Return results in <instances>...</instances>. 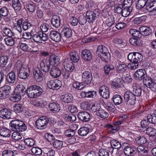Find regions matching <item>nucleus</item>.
<instances>
[{"label":"nucleus","mask_w":156,"mask_h":156,"mask_svg":"<svg viewBox=\"0 0 156 156\" xmlns=\"http://www.w3.org/2000/svg\"><path fill=\"white\" fill-rule=\"evenodd\" d=\"M143 80V84L147 87H148V86H150L154 81L151 77L147 76V75L145 76Z\"/></svg>","instance_id":"603ef678"},{"label":"nucleus","mask_w":156,"mask_h":156,"mask_svg":"<svg viewBox=\"0 0 156 156\" xmlns=\"http://www.w3.org/2000/svg\"><path fill=\"white\" fill-rule=\"evenodd\" d=\"M26 92L29 98H34L40 96L43 92V90L40 87L34 85L27 88Z\"/></svg>","instance_id":"f03ea898"},{"label":"nucleus","mask_w":156,"mask_h":156,"mask_svg":"<svg viewBox=\"0 0 156 156\" xmlns=\"http://www.w3.org/2000/svg\"><path fill=\"white\" fill-rule=\"evenodd\" d=\"M96 114L100 118L104 119L107 118L108 116V114L106 112L100 108L97 112Z\"/></svg>","instance_id":"58836bf2"},{"label":"nucleus","mask_w":156,"mask_h":156,"mask_svg":"<svg viewBox=\"0 0 156 156\" xmlns=\"http://www.w3.org/2000/svg\"><path fill=\"white\" fill-rule=\"evenodd\" d=\"M32 38L37 43H42V41H45L48 40V36L46 34L40 31L34 34Z\"/></svg>","instance_id":"423d86ee"},{"label":"nucleus","mask_w":156,"mask_h":156,"mask_svg":"<svg viewBox=\"0 0 156 156\" xmlns=\"http://www.w3.org/2000/svg\"><path fill=\"white\" fill-rule=\"evenodd\" d=\"M81 57L84 61H89L92 59V55L91 52L88 49H84L81 52Z\"/></svg>","instance_id":"f3484780"},{"label":"nucleus","mask_w":156,"mask_h":156,"mask_svg":"<svg viewBox=\"0 0 156 156\" xmlns=\"http://www.w3.org/2000/svg\"><path fill=\"white\" fill-rule=\"evenodd\" d=\"M122 99L119 95H115L113 97V101L115 105H119L122 102Z\"/></svg>","instance_id":"37998d69"},{"label":"nucleus","mask_w":156,"mask_h":156,"mask_svg":"<svg viewBox=\"0 0 156 156\" xmlns=\"http://www.w3.org/2000/svg\"><path fill=\"white\" fill-rule=\"evenodd\" d=\"M25 88V87H24L23 85H18L17 86L16 88V91L15 92H16L18 93H19V94H20L21 96L23 95L24 92Z\"/></svg>","instance_id":"13d9d810"},{"label":"nucleus","mask_w":156,"mask_h":156,"mask_svg":"<svg viewBox=\"0 0 156 156\" xmlns=\"http://www.w3.org/2000/svg\"><path fill=\"white\" fill-rule=\"evenodd\" d=\"M147 75L145 70L139 69L136 70L134 74V79L140 80H143Z\"/></svg>","instance_id":"dca6fc26"},{"label":"nucleus","mask_w":156,"mask_h":156,"mask_svg":"<svg viewBox=\"0 0 156 156\" xmlns=\"http://www.w3.org/2000/svg\"><path fill=\"white\" fill-rule=\"evenodd\" d=\"M49 37L51 40L56 42L60 41L61 39V35L56 31H51L49 34Z\"/></svg>","instance_id":"aec40b11"},{"label":"nucleus","mask_w":156,"mask_h":156,"mask_svg":"<svg viewBox=\"0 0 156 156\" xmlns=\"http://www.w3.org/2000/svg\"><path fill=\"white\" fill-rule=\"evenodd\" d=\"M61 100L65 103H70L73 100V97L71 94H65L62 95L60 97Z\"/></svg>","instance_id":"473e14b6"},{"label":"nucleus","mask_w":156,"mask_h":156,"mask_svg":"<svg viewBox=\"0 0 156 156\" xmlns=\"http://www.w3.org/2000/svg\"><path fill=\"white\" fill-rule=\"evenodd\" d=\"M136 152V148L132 147H126L124 150V152L125 154L128 156H133Z\"/></svg>","instance_id":"393cba45"},{"label":"nucleus","mask_w":156,"mask_h":156,"mask_svg":"<svg viewBox=\"0 0 156 156\" xmlns=\"http://www.w3.org/2000/svg\"><path fill=\"white\" fill-rule=\"evenodd\" d=\"M9 125L13 130L19 132L24 131L27 129L25 124L22 121L19 119L11 121L9 123Z\"/></svg>","instance_id":"20e7f679"},{"label":"nucleus","mask_w":156,"mask_h":156,"mask_svg":"<svg viewBox=\"0 0 156 156\" xmlns=\"http://www.w3.org/2000/svg\"><path fill=\"white\" fill-rule=\"evenodd\" d=\"M123 7V5L121 4L115 5L114 7L115 12L118 14H121Z\"/></svg>","instance_id":"774afa93"},{"label":"nucleus","mask_w":156,"mask_h":156,"mask_svg":"<svg viewBox=\"0 0 156 156\" xmlns=\"http://www.w3.org/2000/svg\"><path fill=\"white\" fill-rule=\"evenodd\" d=\"M124 98L125 103L128 105H133L135 103L136 97L132 92L127 91L124 95Z\"/></svg>","instance_id":"6e6552de"},{"label":"nucleus","mask_w":156,"mask_h":156,"mask_svg":"<svg viewBox=\"0 0 156 156\" xmlns=\"http://www.w3.org/2000/svg\"><path fill=\"white\" fill-rule=\"evenodd\" d=\"M3 31L4 34L8 37H12L13 33L9 28L5 27L3 29Z\"/></svg>","instance_id":"69168bd1"},{"label":"nucleus","mask_w":156,"mask_h":156,"mask_svg":"<svg viewBox=\"0 0 156 156\" xmlns=\"http://www.w3.org/2000/svg\"><path fill=\"white\" fill-rule=\"evenodd\" d=\"M137 149L138 152L142 155L146 156L148 154V148L147 147L140 145L138 147Z\"/></svg>","instance_id":"a19ab883"},{"label":"nucleus","mask_w":156,"mask_h":156,"mask_svg":"<svg viewBox=\"0 0 156 156\" xmlns=\"http://www.w3.org/2000/svg\"><path fill=\"white\" fill-rule=\"evenodd\" d=\"M78 119L83 122H87L89 120L90 118V115L86 112H81L78 115Z\"/></svg>","instance_id":"412c9836"},{"label":"nucleus","mask_w":156,"mask_h":156,"mask_svg":"<svg viewBox=\"0 0 156 156\" xmlns=\"http://www.w3.org/2000/svg\"><path fill=\"white\" fill-rule=\"evenodd\" d=\"M16 66L19 71L18 75L20 78L25 79L29 76L30 69L27 66L23 65L21 61H18L16 64Z\"/></svg>","instance_id":"f257e3e1"},{"label":"nucleus","mask_w":156,"mask_h":156,"mask_svg":"<svg viewBox=\"0 0 156 156\" xmlns=\"http://www.w3.org/2000/svg\"><path fill=\"white\" fill-rule=\"evenodd\" d=\"M96 54L104 62L108 61L111 57L110 54L107 48L103 45H99L98 46Z\"/></svg>","instance_id":"7ed1b4c3"},{"label":"nucleus","mask_w":156,"mask_h":156,"mask_svg":"<svg viewBox=\"0 0 156 156\" xmlns=\"http://www.w3.org/2000/svg\"><path fill=\"white\" fill-rule=\"evenodd\" d=\"M150 122L148 120L146 119L143 120L141 122V126L142 129L143 130H146L149 127Z\"/></svg>","instance_id":"bf43d9fd"},{"label":"nucleus","mask_w":156,"mask_h":156,"mask_svg":"<svg viewBox=\"0 0 156 156\" xmlns=\"http://www.w3.org/2000/svg\"><path fill=\"white\" fill-rule=\"evenodd\" d=\"M73 87L78 90L82 89L84 86L82 83H80L78 82H75L73 84Z\"/></svg>","instance_id":"052dcab7"},{"label":"nucleus","mask_w":156,"mask_h":156,"mask_svg":"<svg viewBox=\"0 0 156 156\" xmlns=\"http://www.w3.org/2000/svg\"><path fill=\"white\" fill-rule=\"evenodd\" d=\"M0 135L4 137H9L11 135L10 130L6 128L1 129H0Z\"/></svg>","instance_id":"ea45409f"},{"label":"nucleus","mask_w":156,"mask_h":156,"mask_svg":"<svg viewBox=\"0 0 156 156\" xmlns=\"http://www.w3.org/2000/svg\"><path fill=\"white\" fill-rule=\"evenodd\" d=\"M20 40V39L16 37H8L4 39L6 44L8 46H12L16 43L17 40Z\"/></svg>","instance_id":"c85d7f7f"},{"label":"nucleus","mask_w":156,"mask_h":156,"mask_svg":"<svg viewBox=\"0 0 156 156\" xmlns=\"http://www.w3.org/2000/svg\"><path fill=\"white\" fill-rule=\"evenodd\" d=\"M48 108L53 113L58 112L60 109V105L57 103L53 102L50 103Z\"/></svg>","instance_id":"7c9ffc66"},{"label":"nucleus","mask_w":156,"mask_h":156,"mask_svg":"<svg viewBox=\"0 0 156 156\" xmlns=\"http://www.w3.org/2000/svg\"><path fill=\"white\" fill-rule=\"evenodd\" d=\"M82 78L84 83L90 84L92 80V76L91 73L90 71H86L82 74Z\"/></svg>","instance_id":"f8f14e48"},{"label":"nucleus","mask_w":156,"mask_h":156,"mask_svg":"<svg viewBox=\"0 0 156 156\" xmlns=\"http://www.w3.org/2000/svg\"><path fill=\"white\" fill-rule=\"evenodd\" d=\"M146 8L149 12V15L154 16L156 15V0L146 3Z\"/></svg>","instance_id":"9d476101"},{"label":"nucleus","mask_w":156,"mask_h":156,"mask_svg":"<svg viewBox=\"0 0 156 156\" xmlns=\"http://www.w3.org/2000/svg\"><path fill=\"white\" fill-rule=\"evenodd\" d=\"M11 110L6 108H3L0 111V117L4 119L11 118Z\"/></svg>","instance_id":"a211bd4d"},{"label":"nucleus","mask_w":156,"mask_h":156,"mask_svg":"<svg viewBox=\"0 0 156 156\" xmlns=\"http://www.w3.org/2000/svg\"><path fill=\"white\" fill-rule=\"evenodd\" d=\"M147 119L150 123L156 124V116L154 113L148 115Z\"/></svg>","instance_id":"de8ad7c7"},{"label":"nucleus","mask_w":156,"mask_h":156,"mask_svg":"<svg viewBox=\"0 0 156 156\" xmlns=\"http://www.w3.org/2000/svg\"><path fill=\"white\" fill-rule=\"evenodd\" d=\"M24 109L23 107L21 104H16L13 106V110L16 112H22Z\"/></svg>","instance_id":"4d7b16f0"},{"label":"nucleus","mask_w":156,"mask_h":156,"mask_svg":"<svg viewBox=\"0 0 156 156\" xmlns=\"http://www.w3.org/2000/svg\"><path fill=\"white\" fill-rule=\"evenodd\" d=\"M24 143L29 147H32L35 144V141L31 138L26 139L24 141Z\"/></svg>","instance_id":"680f3d73"},{"label":"nucleus","mask_w":156,"mask_h":156,"mask_svg":"<svg viewBox=\"0 0 156 156\" xmlns=\"http://www.w3.org/2000/svg\"><path fill=\"white\" fill-rule=\"evenodd\" d=\"M26 7L29 11L33 12L35 10L36 6L35 4L34 3H28L26 4Z\"/></svg>","instance_id":"864d4df0"},{"label":"nucleus","mask_w":156,"mask_h":156,"mask_svg":"<svg viewBox=\"0 0 156 156\" xmlns=\"http://www.w3.org/2000/svg\"><path fill=\"white\" fill-rule=\"evenodd\" d=\"M63 65L65 70L67 71L72 72L74 69V64L68 59H65L63 62Z\"/></svg>","instance_id":"6ab92c4d"},{"label":"nucleus","mask_w":156,"mask_h":156,"mask_svg":"<svg viewBox=\"0 0 156 156\" xmlns=\"http://www.w3.org/2000/svg\"><path fill=\"white\" fill-rule=\"evenodd\" d=\"M65 118L69 122H74L76 119V116L72 114L66 115Z\"/></svg>","instance_id":"338daca9"},{"label":"nucleus","mask_w":156,"mask_h":156,"mask_svg":"<svg viewBox=\"0 0 156 156\" xmlns=\"http://www.w3.org/2000/svg\"><path fill=\"white\" fill-rule=\"evenodd\" d=\"M72 30L68 27H64L61 32V34L65 37L69 38L71 37L72 35Z\"/></svg>","instance_id":"72a5a7b5"},{"label":"nucleus","mask_w":156,"mask_h":156,"mask_svg":"<svg viewBox=\"0 0 156 156\" xmlns=\"http://www.w3.org/2000/svg\"><path fill=\"white\" fill-rule=\"evenodd\" d=\"M48 121V119L46 117L42 116L36 121L35 124L38 129H42L46 128Z\"/></svg>","instance_id":"1a4fd4ad"},{"label":"nucleus","mask_w":156,"mask_h":156,"mask_svg":"<svg viewBox=\"0 0 156 156\" xmlns=\"http://www.w3.org/2000/svg\"><path fill=\"white\" fill-rule=\"evenodd\" d=\"M63 140L62 138L61 140H55L52 142L53 146L55 148H61L63 145Z\"/></svg>","instance_id":"09e8293b"},{"label":"nucleus","mask_w":156,"mask_h":156,"mask_svg":"<svg viewBox=\"0 0 156 156\" xmlns=\"http://www.w3.org/2000/svg\"><path fill=\"white\" fill-rule=\"evenodd\" d=\"M139 30L141 33V35L148 36L152 33V30L149 27L144 26L140 27Z\"/></svg>","instance_id":"bb28decb"},{"label":"nucleus","mask_w":156,"mask_h":156,"mask_svg":"<svg viewBox=\"0 0 156 156\" xmlns=\"http://www.w3.org/2000/svg\"><path fill=\"white\" fill-rule=\"evenodd\" d=\"M49 88L53 90H57L62 86L61 82L58 80H53L49 81L47 83Z\"/></svg>","instance_id":"9b49d317"},{"label":"nucleus","mask_w":156,"mask_h":156,"mask_svg":"<svg viewBox=\"0 0 156 156\" xmlns=\"http://www.w3.org/2000/svg\"><path fill=\"white\" fill-rule=\"evenodd\" d=\"M21 95L19 93L15 92L10 97V100L13 102H18L21 98Z\"/></svg>","instance_id":"c03bdc74"},{"label":"nucleus","mask_w":156,"mask_h":156,"mask_svg":"<svg viewBox=\"0 0 156 156\" xmlns=\"http://www.w3.org/2000/svg\"><path fill=\"white\" fill-rule=\"evenodd\" d=\"M16 154L17 151L15 150H5L2 152L3 156H14Z\"/></svg>","instance_id":"a18cd8bd"},{"label":"nucleus","mask_w":156,"mask_h":156,"mask_svg":"<svg viewBox=\"0 0 156 156\" xmlns=\"http://www.w3.org/2000/svg\"><path fill=\"white\" fill-rule=\"evenodd\" d=\"M146 1L145 0H139L136 5V7L137 9H142L146 5Z\"/></svg>","instance_id":"e2e57ef3"},{"label":"nucleus","mask_w":156,"mask_h":156,"mask_svg":"<svg viewBox=\"0 0 156 156\" xmlns=\"http://www.w3.org/2000/svg\"><path fill=\"white\" fill-rule=\"evenodd\" d=\"M90 129L86 127H81L78 131L79 134L81 136L87 135L89 133Z\"/></svg>","instance_id":"4c0bfd02"},{"label":"nucleus","mask_w":156,"mask_h":156,"mask_svg":"<svg viewBox=\"0 0 156 156\" xmlns=\"http://www.w3.org/2000/svg\"><path fill=\"white\" fill-rule=\"evenodd\" d=\"M9 12L7 8L3 6L0 8V15L2 16H8Z\"/></svg>","instance_id":"6e6d98bb"},{"label":"nucleus","mask_w":156,"mask_h":156,"mask_svg":"<svg viewBox=\"0 0 156 156\" xmlns=\"http://www.w3.org/2000/svg\"><path fill=\"white\" fill-rule=\"evenodd\" d=\"M129 42L134 46H140L141 45L142 41L139 38L136 39L134 38H131L129 40Z\"/></svg>","instance_id":"49530a36"},{"label":"nucleus","mask_w":156,"mask_h":156,"mask_svg":"<svg viewBox=\"0 0 156 156\" xmlns=\"http://www.w3.org/2000/svg\"><path fill=\"white\" fill-rule=\"evenodd\" d=\"M100 14L98 9H95L94 11L88 10L86 13V16L87 21L90 23H92L98 17Z\"/></svg>","instance_id":"0eeeda50"},{"label":"nucleus","mask_w":156,"mask_h":156,"mask_svg":"<svg viewBox=\"0 0 156 156\" xmlns=\"http://www.w3.org/2000/svg\"><path fill=\"white\" fill-rule=\"evenodd\" d=\"M23 38L29 40V41H32V38L33 35H32L30 32H25L22 35Z\"/></svg>","instance_id":"0e129e2a"},{"label":"nucleus","mask_w":156,"mask_h":156,"mask_svg":"<svg viewBox=\"0 0 156 156\" xmlns=\"http://www.w3.org/2000/svg\"><path fill=\"white\" fill-rule=\"evenodd\" d=\"M100 95L105 99H108L109 97L110 92L108 87L105 85L101 86L99 89Z\"/></svg>","instance_id":"2eb2a0df"},{"label":"nucleus","mask_w":156,"mask_h":156,"mask_svg":"<svg viewBox=\"0 0 156 156\" xmlns=\"http://www.w3.org/2000/svg\"><path fill=\"white\" fill-rule=\"evenodd\" d=\"M8 61L7 56L5 55H1L0 56V66L4 67L6 65Z\"/></svg>","instance_id":"e433bc0d"},{"label":"nucleus","mask_w":156,"mask_h":156,"mask_svg":"<svg viewBox=\"0 0 156 156\" xmlns=\"http://www.w3.org/2000/svg\"><path fill=\"white\" fill-rule=\"evenodd\" d=\"M61 73L60 70L58 68L55 67L52 68L50 71V75L54 78L59 77Z\"/></svg>","instance_id":"2f4dec72"},{"label":"nucleus","mask_w":156,"mask_h":156,"mask_svg":"<svg viewBox=\"0 0 156 156\" xmlns=\"http://www.w3.org/2000/svg\"><path fill=\"white\" fill-rule=\"evenodd\" d=\"M122 84V80L117 78L115 80L113 81L111 83L112 85L114 86L116 88H119L121 87Z\"/></svg>","instance_id":"8fccbe9b"},{"label":"nucleus","mask_w":156,"mask_h":156,"mask_svg":"<svg viewBox=\"0 0 156 156\" xmlns=\"http://www.w3.org/2000/svg\"><path fill=\"white\" fill-rule=\"evenodd\" d=\"M123 122V121L121 120L117 121L114 122L113 125L109 124H106L105 125V127L111 129L110 132L112 133L119 129V125L121 124Z\"/></svg>","instance_id":"4468645a"},{"label":"nucleus","mask_w":156,"mask_h":156,"mask_svg":"<svg viewBox=\"0 0 156 156\" xmlns=\"http://www.w3.org/2000/svg\"><path fill=\"white\" fill-rule=\"evenodd\" d=\"M129 33L131 36L136 38H140L142 37L140 31L134 29H131L129 31Z\"/></svg>","instance_id":"c9c22d12"},{"label":"nucleus","mask_w":156,"mask_h":156,"mask_svg":"<svg viewBox=\"0 0 156 156\" xmlns=\"http://www.w3.org/2000/svg\"><path fill=\"white\" fill-rule=\"evenodd\" d=\"M50 65L46 60H43L40 64L41 69L44 72H48L50 70Z\"/></svg>","instance_id":"b1692460"},{"label":"nucleus","mask_w":156,"mask_h":156,"mask_svg":"<svg viewBox=\"0 0 156 156\" xmlns=\"http://www.w3.org/2000/svg\"><path fill=\"white\" fill-rule=\"evenodd\" d=\"M132 9V8H129L124 6L121 14L122 16L126 17L129 15Z\"/></svg>","instance_id":"3c124183"},{"label":"nucleus","mask_w":156,"mask_h":156,"mask_svg":"<svg viewBox=\"0 0 156 156\" xmlns=\"http://www.w3.org/2000/svg\"><path fill=\"white\" fill-rule=\"evenodd\" d=\"M141 84L138 83H133V92L132 94L134 95L135 97L140 96L142 93V89Z\"/></svg>","instance_id":"ddd939ff"},{"label":"nucleus","mask_w":156,"mask_h":156,"mask_svg":"<svg viewBox=\"0 0 156 156\" xmlns=\"http://www.w3.org/2000/svg\"><path fill=\"white\" fill-rule=\"evenodd\" d=\"M140 130L144 132L146 131V133L150 136H154L156 134V129L152 127L148 128L146 130Z\"/></svg>","instance_id":"79ce46f5"},{"label":"nucleus","mask_w":156,"mask_h":156,"mask_svg":"<svg viewBox=\"0 0 156 156\" xmlns=\"http://www.w3.org/2000/svg\"><path fill=\"white\" fill-rule=\"evenodd\" d=\"M128 58L132 62H134L140 66L141 62L144 59L143 56L140 53L133 52L129 53L128 56Z\"/></svg>","instance_id":"39448f33"},{"label":"nucleus","mask_w":156,"mask_h":156,"mask_svg":"<svg viewBox=\"0 0 156 156\" xmlns=\"http://www.w3.org/2000/svg\"><path fill=\"white\" fill-rule=\"evenodd\" d=\"M16 75L15 73L12 71L8 74L6 76V81L9 83H13L16 81Z\"/></svg>","instance_id":"5701e85b"},{"label":"nucleus","mask_w":156,"mask_h":156,"mask_svg":"<svg viewBox=\"0 0 156 156\" xmlns=\"http://www.w3.org/2000/svg\"><path fill=\"white\" fill-rule=\"evenodd\" d=\"M96 92L94 91H82L81 93V95L84 97H87L89 98H93L94 96H95Z\"/></svg>","instance_id":"f704fd0d"},{"label":"nucleus","mask_w":156,"mask_h":156,"mask_svg":"<svg viewBox=\"0 0 156 156\" xmlns=\"http://www.w3.org/2000/svg\"><path fill=\"white\" fill-rule=\"evenodd\" d=\"M33 75L34 78L37 81H41L43 79V75L42 73L40 70L37 71L35 69L34 70Z\"/></svg>","instance_id":"cd10ccee"},{"label":"nucleus","mask_w":156,"mask_h":156,"mask_svg":"<svg viewBox=\"0 0 156 156\" xmlns=\"http://www.w3.org/2000/svg\"><path fill=\"white\" fill-rule=\"evenodd\" d=\"M59 58L55 54H52L50 56L49 62L51 65L55 67L59 64Z\"/></svg>","instance_id":"4be33fe9"},{"label":"nucleus","mask_w":156,"mask_h":156,"mask_svg":"<svg viewBox=\"0 0 156 156\" xmlns=\"http://www.w3.org/2000/svg\"><path fill=\"white\" fill-rule=\"evenodd\" d=\"M51 22L53 27L55 28H58L60 25V17L58 15H53L51 18Z\"/></svg>","instance_id":"a878e982"},{"label":"nucleus","mask_w":156,"mask_h":156,"mask_svg":"<svg viewBox=\"0 0 156 156\" xmlns=\"http://www.w3.org/2000/svg\"><path fill=\"white\" fill-rule=\"evenodd\" d=\"M70 59L73 62L76 63L80 59L78 53L76 51H72L69 53Z\"/></svg>","instance_id":"c756f323"},{"label":"nucleus","mask_w":156,"mask_h":156,"mask_svg":"<svg viewBox=\"0 0 156 156\" xmlns=\"http://www.w3.org/2000/svg\"><path fill=\"white\" fill-rule=\"evenodd\" d=\"M147 17L145 16H141L140 17L135 18L133 20L134 23L136 25H138L141 23L143 21L146 20Z\"/></svg>","instance_id":"5fc2aeb1"}]
</instances>
